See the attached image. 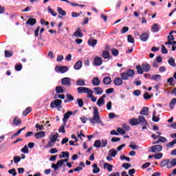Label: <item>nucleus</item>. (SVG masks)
<instances>
[{
	"instance_id": "nucleus-52",
	"label": "nucleus",
	"mask_w": 176,
	"mask_h": 176,
	"mask_svg": "<svg viewBox=\"0 0 176 176\" xmlns=\"http://www.w3.org/2000/svg\"><path fill=\"white\" fill-rule=\"evenodd\" d=\"M168 42H171V41H174V36H173V32H170L169 33V35L168 36Z\"/></svg>"
},
{
	"instance_id": "nucleus-35",
	"label": "nucleus",
	"mask_w": 176,
	"mask_h": 176,
	"mask_svg": "<svg viewBox=\"0 0 176 176\" xmlns=\"http://www.w3.org/2000/svg\"><path fill=\"white\" fill-rule=\"evenodd\" d=\"M105 104V100L101 99L100 98L98 100L97 102H96V105H98V107H102V105Z\"/></svg>"
},
{
	"instance_id": "nucleus-40",
	"label": "nucleus",
	"mask_w": 176,
	"mask_h": 176,
	"mask_svg": "<svg viewBox=\"0 0 176 176\" xmlns=\"http://www.w3.org/2000/svg\"><path fill=\"white\" fill-rule=\"evenodd\" d=\"M102 57L104 58V60L109 59V52L108 51H103L102 52Z\"/></svg>"
},
{
	"instance_id": "nucleus-43",
	"label": "nucleus",
	"mask_w": 176,
	"mask_h": 176,
	"mask_svg": "<svg viewBox=\"0 0 176 176\" xmlns=\"http://www.w3.org/2000/svg\"><path fill=\"white\" fill-rule=\"evenodd\" d=\"M4 53H5V57H7V58L12 57V56H13V53L12 52V51L6 50Z\"/></svg>"
},
{
	"instance_id": "nucleus-29",
	"label": "nucleus",
	"mask_w": 176,
	"mask_h": 176,
	"mask_svg": "<svg viewBox=\"0 0 176 176\" xmlns=\"http://www.w3.org/2000/svg\"><path fill=\"white\" fill-rule=\"evenodd\" d=\"M109 155L112 156V157H116V156L118 155V151H116L115 148H111L109 151Z\"/></svg>"
},
{
	"instance_id": "nucleus-13",
	"label": "nucleus",
	"mask_w": 176,
	"mask_h": 176,
	"mask_svg": "<svg viewBox=\"0 0 176 176\" xmlns=\"http://www.w3.org/2000/svg\"><path fill=\"white\" fill-rule=\"evenodd\" d=\"M71 115H72V111H67L66 113H65L63 121V123H67V122H68V119H69V116H71Z\"/></svg>"
},
{
	"instance_id": "nucleus-61",
	"label": "nucleus",
	"mask_w": 176,
	"mask_h": 176,
	"mask_svg": "<svg viewBox=\"0 0 176 176\" xmlns=\"http://www.w3.org/2000/svg\"><path fill=\"white\" fill-rule=\"evenodd\" d=\"M58 152V151L57 150V148H52L50 149V153L52 154V155H54V153H57Z\"/></svg>"
},
{
	"instance_id": "nucleus-51",
	"label": "nucleus",
	"mask_w": 176,
	"mask_h": 176,
	"mask_svg": "<svg viewBox=\"0 0 176 176\" xmlns=\"http://www.w3.org/2000/svg\"><path fill=\"white\" fill-rule=\"evenodd\" d=\"M20 160H21L20 156H14V163H15V164H17Z\"/></svg>"
},
{
	"instance_id": "nucleus-28",
	"label": "nucleus",
	"mask_w": 176,
	"mask_h": 176,
	"mask_svg": "<svg viewBox=\"0 0 176 176\" xmlns=\"http://www.w3.org/2000/svg\"><path fill=\"white\" fill-rule=\"evenodd\" d=\"M88 45L89 46H92V47H94V46H96V45H97V40L91 39V38L88 40Z\"/></svg>"
},
{
	"instance_id": "nucleus-3",
	"label": "nucleus",
	"mask_w": 176,
	"mask_h": 176,
	"mask_svg": "<svg viewBox=\"0 0 176 176\" xmlns=\"http://www.w3.org/2000/svg\"><path fill=\"white\" fill-rule=\"evenodd\" d=\"M77 93L78 94H87V93H91V89L85 87H80L77 88Z\"/></svg>"
},
{
	"instance_id": "nucleus-12",
	"label": "nucleus",
	"mask_w": 176,
	"mask_h": 176,
	"mask_svg": "<svg viewBox=\"0 0 176 176\" xmlns=\"http://www.w3.org/2000/svg\"><path fill=\"white\" fill-rule=\"evenodd\" d=\"M94 91L95 94H96V96H101V94H102V93H104V89H102V88H101L100 87H96L94 88Z\"/></svg>"
},
{
	"instance_id": "nucleus-10",
	"label": "nucleus",
	"mask_w": 176,
	"mask_h": 176,
	"mask_svg": "<svg viewBox=\"0 0 176 176\" xmlns=\"http://www.w3.org/2000/svg\"><path fill=\"white\" fill-rule=\"evenodd\" d=\"M102 64V58L100 56H96L94 60V65L96 67H100Z\"/></svg>"
},
{
	"instance_id": "nucleus-20",
	"label": "nucleus",
	"mask_w": 176,
	"mask_h": 176,
	"mask_svg": "<svg viewBox=\"0 0 176 176\" xmlns=\"http://www.w3.org/2000/svg\"><path fill=\"white\" fill-rule=\"evenodd\" d=\"M26 24L28 25H35L36 24V19L34 18H30L27 21Z\"/></svg>"
},
{
	"instance_id": "nucleus-27",
	"label": "nucleus",
	"mask_w": 176,
	"mask_h": 176,
	"mask_svg": "<svg viewBox=\"0 0 176 176\" xmlns=\"http://www.w3.org/2000/svg\"><path fill=\"white\" fill-rule=\"evenodd\" d=\"M74 68V69H76V70L80 69V68H82V61H80V60L77 61L75 63Z\"/></svg>"
},
{
	"instance_id": "nucleus-54",
	"label": "nucleus",
	"mask_w": 176,
	"mask_h": 176,
	"mask_svg": "<svg viewBox=\"0 0 176 176\" xmlns=\"http://www.w3.org/2000/svg\"><path fill=\"white\" fill-rule=\"evenodd\" d=\"M117 131L119 134H122V135L126 134V131L120 127L117 129Z\"/></svg>"
},
{
	"instance_id": "nucleus-37",
	"label": "nucleus",
	"mask_w": 176,
	"mask_h": 176,
	"mask_svg": "<svg viewBox=\"0 0 176 176\" xmlns=\"http://www.w3.org/2000/svg\"><path fill=\"white\" fill-rule=\"evenodd\" d=\"M136 69L138 71V74H139L140 75H142V74H144V69L140 65H137Z\"/></svg>"
},
{
	"instance_id": "nucleus-59",
	"label": "nucleus",
	"mask_w": 176,
	"mask_h": 176,
	"mask_svg": "<svg viewBox=\"0 0 176 176\" xmlns=\"http://www.w3.org/2000/svg\"><path fill=\"white\" fill-rule=\"evenodd\" d=\"M162 54H167L168 51L164 45H162Z\"/></svg>"
},
{
	"instance_id": "nucleus-42",
	"label": "nucleus",
	"mask_w": 176,
	"mask_h": 176,
	"mask_svg": "<svg viewBox=\"0 0 176 176\" xmlns=\"http://www.w3.org/2000/svg\"><path fill=\"white\" fill-rule=\"evenodd\" d=\"M111 54H113V56L116 57L119 56V50H116V48H113L111 49Z\"/></svg>"
},
{
	"instance_id": "nucleus-64",
	"label": "nucleus",
	"mask_w": 176,
	"mask_h": 176,
	"mask_svg": "<svg viewBox=\"0 0 176 176\" xmlns=\"http://www.w3.org/2000/svg\"><path fill=\"white\" fill-rule=\"evenodd\" d=\"M165 45H172V46H175L176 45V41H168L166 43H165Z\"/></svg>"
},
{
	"instance_id": "nucleus-4",
	"label": "nucleus",
	"mask_w": 176,
	"mask_h": 176,
	"mask_svg": "<svg viewBox=\"0 0 176 176\" xmlns=\"http://www.w3.org/2000/svg\"><path fill=\"white\" fill-rule=\"evenodd\" d=\"M162 149H163V148L162 147V145L157 144V145L151 146L148 150V152H153L154 153H157V152H160Z\"/></svg>"
},
{
	"instance_id": "nucleus-30",
	"label": "nucleus",
	"mask_w": 176,
	"mask_h": 176,
	"mask_svg": "<svg viewBox=\"0 0 176 176\" xmlns=\"http://www.w3.org/2000/svg\"><path fill=\"white\" fill-rule=\"evenodd\" d=\"M151 32H159V25L157 23H154L152 26Z\"/></svg>"
},
{
	"instance_id": "nucleus-38",
	"label": "nucleus",
	"mask_w": 176,
	"mask_h": 176,
	"mask_svg": "<svg viewBox=\"0 0 176 176\" xmlns=\"http://www.w3.org/2000/svg\"><path fill=\"white\" fill-rule=\"evenodd\" d=\"M61 155H59V157H67L68 159V157H69V153L67 152V151H62L61 152Z\"/></svg>"
},
{
	"instance_id": "nucleus-22",
	"label": "nucleus",
	"mask_w": 176,
	"mask_h": 176,
	"mask_svg": "<svg viewBox=\"0 0 176 176\" xmlns=\"http://www.w3.org/2000/svg\"><path fill=\"white\" fill-rule=\"evenodd\" d=\"M100 83H101V81H100V78L98 77H94L92 79V85H94V86H100Z\"/></svg>"
},
{
	"instance_id": "nucleus-19",
	"label": "nucleus",
	"mask_w": 176,
	"mask_h": 176,
	"mask_svg": "<svg viewBox=\"0 0 176 176\" xmlns=\"http://www.w3.org/2000/svg\"><path fill=\"white\" fill-rule=\"evenodd\" d=\"M45 131H40L38 133H35L34 136L36 138V140H39L41 138H43L45 137Z\"/></svg>"
},
{
	"instance_id": "nucleus-50",
	"label": "nucleus",
	"mask_w": 176,
	"mask_h": 176,
	"mask_svg": "<svg viewBox=\"0 0 176 176\" xmlns=\"http://www.w3.org/2000/svg\"><path fill=\"white\" fill-rule=\"evenodd\" d=\"M8 173H9V174H11L13 176L17 175V173L16 172V169L15 168H12L11 170H9Z\"/></svg>"
},
{
	"instance_id": "nucleus-25",
	"label": "nucleus",
	"mask_w": 176,
	"mask_h": 176,
	"mask_svg": "<svg viewBox=\"0 0 176 176\" xmlns=\"http://www.w3.org/2000/svg\"><path fill=\"white\" fill-rule=\"evenodd\" d=\"M151 80H155L156 82H159V80H162V76L160 74H154L151 78Z\"/></svg>"
},
{
	"instance_id": "nucleus-63",
	"label": "nucleus",
	"mask_w": 176,
	"mask_h": 176,
	"mask_svg": "<svg viewBox=\"0 0 176 176\" xmlns=\"http://www.w3.org/2000/svg\"><path fill=\"white\" fill-rule=\"evenodd\" d=\"M122 167H124L125 168V170H127V168H130V167H131V164L124 163L122 164Z\"/></svg>"
},
{
	"instance_id": "nucleus-58",
	"label": "nucleus",
	"mask_w": 176,
	"mask_h": 176,
	"mask_svg": "<svg viewBox=\"0 0 176 176\" xmlns=\"http://www.w3.org/2000/svg\"><path fill=\"white\" fill-rule=\"evenodd\" d=\"M120 159L121 160H126V162H130V158L126 157L124 155H120Z\"/></svg>"
},
{
	"instance_id": "nucleus-48",
	"label": "nucleus",
	"mask_w": 176,
	"mask_h": 176,
	"mask_svg": "<svg viewBox=\"0 0 176 176\" xmlns=\"http://www.w3.org/2000/svg\"><path fill=\"white\" fill-rule=\"evenodd\" d=\"M100 142H101L102 148H105V146H107V145H108V140H107L102 139L100 141Z\"/></svg>"
},
{
	"instance_id": "nucleus-60",
	"label": "nucleus",
	"mask_w": 176,
	"mask_h": 176,
	"mask_svg": "<svg viewBox=\"0 0 176 176\" xmlns=\"http://www.w3.org/2000/svg\"><path fill=\"white\" fill-rule=\"evenodd\" d=\"M21 152L23 153H28V146L27 145L24 146V147L21 149Z\"/></svg>"
},
{
	"instance_id": "nucleus-31",
	"label": "nucleus",
	"mask_w": 176,
	"mask_h": 176,
	"mask_svg": "<svg viewBox=\"0 0 176 176\" xmlns=\"http://www.w3.org/2000/svg\"><path fill=\"white\" fill-rule=\"evenodd\" d=\"M14 126H19V124H21V120L19 119V118L16 117L13 120Z\"/></svg>"
},
{
	"instance_id": "nucleus-26",
	"label": "nucleus",
	"mask_w": 176,
	"mask_h": 176,
	"mask_svg": "<svg viewBox=\"0 0 176 176\" xmlns=\"http://www.w3.org/2000/svg\"><path fill=\"white\" fill-rule=\"evenodd\" d=\"M112 82V80L111 79V77H104L103 79V83L104 85H111Z\"/></svg>"
},
{
	"instance_id": "nucleus-5",
	"label": "nucleus",
	"mask_w": 176,
	"mask_h": 176,
	"mask_svg": "<svg viewBox=\"0 0 176 176\" xmlns=\"http://www.w3.org/2000/svg\"><path fill=\"white\" fill-rule=\"evenodd\" d=\"M138 120L141 126H148V121H146L144 116H139Z\"/></svg>"
},
{
	"instance_id": "nucleus-46",
	"label": "nucleus",
	"mask_w": 176,
	"mask_h": 176,
	"mask_svg": "<svg viewBox=\"0 0 176 176\" xmlns=\"http://www.w3.org/2000/svg\"><path fill=\"white\" fill-rule=\"evenodd\" d=\"M32 109L31 107H28L25 110L23 111V116H27V115H28V113H30V112H31Z\"/></svg>"
},
{
	"instance_id": "nucleus-1",
	"label": "nucleus",
	"mask_w": 176,
	"mask_h": 176,
	"mask_svg": "<svg viewBox=\"0 0 176 176\" xmlns=\"http://www.w3.org/2000/svg\"><path fill=\"white\" fill-rule=\"evenodd\" d=\"M134 76V70L129 69L126 72L121 74V78L122 80H129V78Z\"/></svg>"
},
{
	"instance_id": "nucleus-53",
	"label": "nucleus",
	"mask_w": 176,
	"mask_h": 176,
	"mask_svg": "<svg viewBox=\"0 0 176 176\" xmlns=\"http://www.w3.org/2000/svg\"><path fill=\"white\" fill-rule=\"evenodd\" d=\"M56 91L58 94H60L61 93H64V90H63V87H56Z\"/></svg>"
},
{
	"instance_id": "nucleus-34",
	"label": "nucleus",
	"mask_w": 176,
	"mask_h": 176,
	"mask_svg": "<svg viewBox=\"0 0 176 176\" xmlns=\"http://www.w3.org/2000/svg\"><path fill=\"white\" fill-rule=\"evenodd\" d=\"M168 63L169 65H171V67H176L175 60L174 59V58L173 57L169 58Z\"/></svg>"
},
{
	"instance_id": "nucleus-16",
	"label": "nucleus",
	"mask_w": 176,
	"mask_h": 176,
	"mask_svg": "<svg viewBox=\"0 0 176 176\" xmlns=\"http://www.w3.org/2000/svg\"><path fill=\"white\" fill-rule=\"evenodd\" d=\"M113 84L116 86H122V85H123V79L120 78H116L113 81Z\"/></svg>"
},
{
	"instance_id": "nucleus-2",
	"label": "nucleus",
	"mask_w": 176,
	"mask_h": 176,
	"mask_svg": "<svg viewBox=\"0 0 176 176\" xmlns=\"http://www.w3.org/2000/svg\"><path fill=\"white\" fill-rule=\"evenodd\" d=\"M93 119L95 120L96 123H98V124L101 123V119L100 118V112L98 111V109L96 107H94Z\"/></svg>"
},
{
	"instance_id": "nucleus-41",
	"label": "nucleus",
	"mask_w": 176,
	"mask_h": 176,
	"mask_svg": "<svg viewBox=\"0 0 176 176\" xmlns=\"http://www.w3.org/2000/svg\"><path fill=\"white\" fill-rule=\"evenodd\" d=\"M176 104V98H173L170 102V109H174V107Z\"/></svg>"
},
{
	"instance_id": "nucleus-23",
	"label": "nucleus",
	"mask_w": 176,
	"mask_h": 176,
	"mask_svg": "<svg viewBox=\"0 0 176 176\" xmlns=\"http://www.w3.org/2000/svg\"><path fill=\"white\" fill-rule=\"evenodd\" d=\"M129 124L131 126H137L139 124L138 119L137 118H132L129 120Z\"/></svg>"
},
{
	"instance_id": "nucleus-56",
	"label": "nucleus",
	"mask_w": 176,
	"mask_h": 176,
	"mask_svg": "<svg viewBox=\"0 0 176 176\" xmlns=\"http://www.w3.org/2000/svg\"><path fill=\"white\" fill-rule=\"evenodd\" d=\"M155 159H162V157H163V153H157L154 155Z\"/></svg>"
},
{
	"instance_id": "nucleus-32",
	"label": "nucleus",
	"mask_w": 176,
	"mask_h": 176,
	"mask_svg": "<svg viewBox=\"0 0 176 176\" xmlns=\"http://www.w3.org/2000/svg\"><path fill=\"white\" fill-rule=\"evenodd\" d=\"M93 173L94 174H98L100 173V168L97 166V164H94L93 166Z\"/></svg>"
},
{
	"instance_id": "nucleus-9",
	"label": "nucleus",
	"mask_w": 176,
	"mask_h": 176,
	"mask_svg": "<svg viewBox=\"0 0 176 176\" xmlns=\"http://www.w3.org/2000/svg\"><path fill=\"white\" fill-rule=\"evenodd\" d=\"M55 71L56 72H60L61 74H65L68 71V67L67 66H62L60 67H58V66L56 67Z\"/></svg>"
},
{
	"instance_id": "nucleus-24",
	"label": "nucleus",
	"mask_w": 176,
	"mask_h": 176,
	"mask_svg": "<svg viewBox=\"0 0 176 176\" xmlns=\"http://www.w3.org/2000/svg\"><path fill=\"white\" fill-rule=\"evenodd\" d=\"M142 68L144 72H149L151 71V65L149 64L145 63L142 65Z\"/></svg>"
},
{
	"instance_id": "nucleus-17",
	"label": "nucleus",
	"mask_w": 176,
	"mask_h": 176,
	"mask_svg": "<svg viewBox=\"0 0 176 176\" xmlns=\"http://www.w3.org/2000/svg\"><path fill=\"white\" fill-rule=\"evenodd\" d=\"M74 36L76 38H82L83 36V33L80 32V28H78L76 32L74 33Z\"/></svg>"
},
{
	"instance_id": "nucleus-11",
	"label": "nucleus",
	"mask_w": 176,
	"mask_h": 176,
	"mask_svg": "<svg viewBox=\"0 0 176 176\" xmlns=\"http://www.w3.org/2000/svg\"><path fill=\"white\" fill-rule=\"evenodd\" d=\"M50 141L48 142L50 146H54V142L57 141V135H52L50 138Z\"/></svg>"
},
{
	"instance_id": "nucleus-8",
	"label": "nucleus",
	"mask_w": 176,
	"mask_h": 176,
	"mask_svg": "<svg viewBox=\"0 0 176 176\" xmlns=\"http://www.w3.org/2000/svg\"><path fill=\"white\" fill-rule=\"evenodd\" d=\"M170 160H164L161 162L160 166L161 167H167V168H171V165L170 166Z\"/></svg>"
},
{
	"instance_id": "nucleus-49",
	"label": "nucleus",
	"mask_w": 176,
	"mask_h": 176,
	"mask_svg": "<svg viewBox=\"0 0 176 176\" xmlns=\"http://www.w3.org/2000/svg\"><path fill=\"white\" fill-rule=\"evenodd\" d=\"M175 144H176V139H175L172 142L166 144V146H168V148H170V147L173 146V145H175Z\"/></svg>"
},
{
	"instance_id": "nucleus-7",
	"label": "nucleus",
	"mask_w": 176,
	"mask_h": 176,
	"mask_svg": "<svg viewBox=\"0 0 176 176\" xmlns=\"http://www.w3.org/2000/svg\"><path fill=\"white\" fill-rule=\"evenodd\" d=\"M61 104H63V101L61 100H55L51 102L50 108H57V107H60Z\"/></svg>"
},
{
	"instance_id": "nucleus-44",
	"label": "nucleus",
	"mask_w": 176,
	"mask_h": 176,
	"mask_svg": "<svg viewBox=\"0 0 176 176\" xmlns=\"http://www.w3.org/2000/svg\"><path fill=\"white\" fill-rule=\"evenodd\" d=\"M77 104L80 108H82L85 103L83 102V100L78 98L77 99Z\"/></svg>"
},
{
	"instance_id": "nucleus-14",
	"label": "nucleus",
	"mask_w": 176,
	"mask_h": 176,
	"mask_svg": "<svg viewBox=\"0 0 176 176\" xmlns=\"http://www.w3.org/2000/svg\"><path fill=\"white\" fill-rule=\"evenodd\" d=\"M149 114V108L146 107H144L140 111V115H143L144 116H148Z\"/></svg>"
},
{
	"instance_id": "nucleus-6",
	"label": "nucleus",
	"mask_w": 176,
	"mask_h": 176,
	"mask_svg": "<svg viewBox=\"0 0 176 176\" xmlns=\"http://www.w3.org/2000/svg\"><path fill=\"white\" fill-rule=\"evenodd\" d=\"M61 84L63 86H67V87H69L71 86V78L68 77H65L61 79Z\"/></svg>"
},
{
	"instance_id": "nucleus-33",
	"label": "nucleus",
	"mask_w": 176,
	"mask_h": 176,
	"mask_svg": "<svg viewBox=\"0 0 176 176\" xmlns=\"http://www.w3.org/2000/svg\"><path fill=\"white\" fill-rule=\"evenodd\" d=\"M153 122H157L159 120H160V118L157 116H156V111L154 110L153 112V118H152Z\"/></svg>"
},
{
	"instance_id": "nucleus-39",
	"label": "nucleus",
	"mask_w": 176,
	"mask_h": 176,
	"mask_svg": "<svg viewBox=\"0 0 176 176\" xmlns=\"http://www.w3.org/2000/svg\"><path fill=\"white\" fill-rule=\"evenodd\" d=\"M94 146L95 148H102V146H101V140H97L95 141V143L94 144Z\"/></svg>"
},
{
	"instance_id": "nucleus-21",
	"label": "nucleus",
	"mask_w": 176,
	"mask_h": 176,
	"mask_svg": "<svg viewBox=\"0 0 176 176\" xmlns=\"http://www.w3.org/2000/svg\"><path fill=\"white\" fill-rule=\"evenodd\" d=\"M76 85L82 87L83 86H86V82L82 78H79L76 81Z\"/></svg>"
},
{
	"instance_id": "nucleus-45",
	"label": "nucleus",
	"mask_w": 176,
	"mask_h": 176,
	"mask_svg": "<svg viewBox=\"0 0 176 176\" xmlns=\"http://www.w3.org/2000/svg\"><path fill=\"white\" fill-rule=\"evenodd\" d=\"M153 95H149L148 92H145L144 94L143 95L144 99V100H151Z\"/></svg>"
},
{
	"instance_id": "nucleus-57",
	"label": "nucleus",
	"mask_w": 176,
	"mask_h": 176,
	"mask_svg": "<svg viewBox=\"0 0 176 176\" xmlns=\"http://www.w3.org/2000/svg\"><path fill=\"white\" fill-rule=\"evenodd\" d=\"M63 60H64V56H63V55L57 56L56 61H58V63H60V62L63 61Z\"/></svg>"
},
{
	"instance_id": "nucleus-36",
	"label": "nucleus",
	"mask_w": 176,
	"mask_h": 176,
	"mask_svg": "<svg viewBox=\"0 0 176 176\" xmlns=\"http://www.w3.org/2000/svg\"><path fill=\"white\" fill-rule=\"evenodd\" d=\"M57 11L58 14H61V16H65L67 14V12L60 7L57 8Z\"/></svg>"
},
{
	"instance_id": "nucleus-62",
	"label": "nucleus",
	"mask_w": 176,
	"mask_h": 176,
	"mask_svg": "<svg viewBox=\"0 0 176 176\" xmlns=\"http://www.w3.org/2000/svg\"><path fill=\"white\" fill-rule=\"evenodd\" d=\"M66 98H67V100H69V101H74V96H72V95L67 94L66 95Z\"/></svg>"
},
{
	"instance_id": "nucleus-15",
	"label": "nucleus",
	"mask_w": 176,
	"mask_h": 176,
	"mask_svg": "<svg viewBox=\"0 0 176 176\" xmlns=\"http://www.w3.org/2000/svg\"><path fill=\"white\" fill-rule=\"evenodd\" d=\"M140 38L142 42H146L149 39V34L148 33H143L140 35Z\"/></svg>"
},
{
	"instance_id": "nucleus-47",
	"label": "nucleus",
	"mask_w": 176,
	"mask_h": 176,
	"mask_svg": "<svg viewBox=\"0 0 176 176\" xmlns=\"http://www.w3.org/2000/svg\"><path fill=\"white\" fill-rule=\"evenodd\" d=\"M127 41L129 43H134L135 42L134 38L130 34L127 36Z\"/></svg>"
},
{
	"instance_id": "nucleus-55",
	"label": "nucleus",
	"mask_w": 176,
	"mask_h": 176,
	"mask_svg": "<svg viewBox=\"0 0 176 176\" xmlns=\"http://www.w3.org/2000/svg\"><path fill=\"white\" fill-rule=\"evenodd\" d=\"M15 69L16 71H21V69H23V65H21L20 63L16 65Z\"/></svg>"
},
{
	"instance_id": "nucleus-18",
	"label": "nucleus",
	"mask_w": 176,
	"mask_h": 176,
	"mask_svg": "<svg viewBox=\"0 0 176 176\" xmlns=\"http://www.w3.org/2000/svg\"><path fill=\"white\" fill-rule=\"evenodd\" d=\"M104 168H106V170H107L109 173H111L112 171V169L113 168V165L109 163H104Z\"/></svg>"
}]
</instances>
